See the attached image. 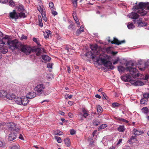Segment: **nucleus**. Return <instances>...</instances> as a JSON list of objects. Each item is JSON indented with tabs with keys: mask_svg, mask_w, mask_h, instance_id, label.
I'll use <instances>...</instances> for the list:
<instances>
[{
	"mask_svg": "<svg viewBox=\"0 0 149 149\" xmlns=\"http://www.w3.org/2000/svg\"><path fill=\"white\" fill-rule=\"evenodd\" d=\"M149 3H148L140 2L138 5H134L133 6V9H139L137 12L140 14L141 15L144 16L146 15L147 13L144 10L143 8H146L149 10Z\"/></svg>",
	"mask_w": 149,
	"mask_h": 149,
	"instance_id": "nucleus-1",
	"label": "nucleus"
},
{
	"mask_svg": "<svg viewBox=\"0 0 149 149\" xmlns=\"http://www.w3.org/2000/svg\"><path fill=\"white\" fill-rule=\"evenodd\" d=\"M15 125V124L14 123H11L10 124V126L9 128V130L11 131L8 138V140L10 141H13L16 138L17 134L19 130V129L17 128Z\"/></svg>",
	"mask_w": 149,
	"mask_h": 149,
	"instance_id": "nucleus-2",
	"label": "nucleus"
},
{
	"mask_svg": "<svg viewBox=\"0 0 149 149\" xmlns=\"http://www.w3.org/2000/svg\"><path fill=\"white\" fill-rule=\"evenodd\" d=\"M137 67L136 68H132V67H127L126 69L129 70L131 74V75L129 74H126L125 76L127 78V82L130 81L131 83V81L133 80L131 79L132 77L134 78H136L139 76V74L138 73Z\"/></svg>",
	"mask_w": 149,
	"mask_h": 149,
	"instance_id": "nucleus-3",
	"label": "nucleus"
},
{
	"mask_svg": "<svg viewBox=\"0 0 149 149\" xmlns=\"http://www.w3.org/2000/svg\"><path fill=\"white\" fill-rule=\"evenodd\" d=\"M96 61L99 64H103L108 69H113V66L112 65L111 63L109 61H107L106 59L102 57L101 55L99 56V58H96Z\"/></svg>",
	"mask_w": 149,
	"mask_h": 149,
	"instance_id": "nucleus-4",
	"label": "nucleus"
},
{
	"mask_svg": "<svg viewBox=\"0 0 149 149\" xmlns=\"http://www.w3.org/2000/svg\"><path fill=\"white\" fill-rule=\"evenodd\" d=\"M16 99L15 102L19 105L25 106L29 102V100L26 97H20L17 96V97Z\"/></svg>",
	"mask_w": 149,
	"mask_h": 149,
	"instance_id": "nucleus-5",
	"label": "nucleus"
},
{
	"mask_svg": "<svg viewBox=\"0 0 149 149\" xmlns=\"http://www.w3.org/2000/svg\"><path fill=\"white\" fill-rule=\"evenodd\" d=\"M91 52L92 59L96 61V58H97L98 59L99 58V56H96L100 53L99 51H98L97 50V45H95L91 46Z\"/></svg>",
	"mask_w": 149,
	"mask_h": 149,
	"instance_id": "nucleus-6",
	"label": "nucleus"
},
{
	"mask_svg": "<svg viewBox=\"0 0 149 149\" xmlns=\"http://www.w3.org/2000/svg\"><path fill=\"white\" fill-rule=\"evenodd\" d=\"M19 43L18 41L16 39L13 40H10L9 42L8 43V45L9 48L13 50L16 49H19L18 47Z\"/></svg>",
	"mask_w": 149,
	"mask_h": 149,
	"instance_id": "nucleus-7",
	"label": "nucleus"
},
{
	"mask_svg": "<svg viewBox=\"0 0 149 149\" xmlns=\"http://www.w3.org/2000/svg\"><path fill=\"white\" fill-rule=\"evenodd\" d=\"M19 49L22 52L26 55H29L31 51V49L30 47L26 45H20Z\"/></svg>",
	"mask_w": 149,
	"mask_h": 149,
	"instance_id": "nucleus-8",
	"label": "nucleus"
},
{
	"mask_svg": "<svg viewBox=\"0 0 149 149\" xmlns=\"http://www.w3.org/2000/svg\"><path fill=\"white\" fill-rule=\"evenodd\" d=\"M4 96H5L6 97L10 100L14 99L15 101L17 96H18L17 94H5Z\"/></svg>",
	"mask_w": 149,
	"mask_h": 149,
	"instance_id": "nucleus-9",
	"label": "nucleus"
},
{
	"mask_svg": "<svg viewBox=\"0 0 149 149\" xmlns=\"http://www.w3.org/2000/svg\"><path fill=\"white\" fill-rule=\"evenodd\" d=\"M131 84L135 86H143L144 83L141 80H133L131 81Z\"/></svg>",
	"mask_w": 149,
	"mask_h": 149,
	"instance_id": "nucleus-10",
	"label": "nucleus"
},
{
	"mask_svg": "<svg viewBox=\"0 0 149 149\" xmlns=\"http://www.w3.org/2000/svg\"><path fill=\"white\" fill-rule=\"evenodd\" d=\"M10 16L12 19H17L19 18L18 14L15 11V10H14L12 12L10 13Z\"/></svg>",
	"mask_w": 149,
	"mask_h": 149,
	"instance_id": "nucleus-11",
	"label": "nucleus"
},
{
	"mask_svg": "<svg viewBox=\"0 0 149 149\" xmlns=\"http://www.w3.org/2000/svg\"><path fill=\"white\" fill-rule=\"evenodd\" d=\"M143 97L140 101L141 104H145V102L148 101V98H149V94H144L143 95Z\"/></svg>",
	"mask_w": 149,
	"mask_h": 149,
	"instance_id": "nucleus-12",
	"label": "nucleus"
},
{
	"mask_svg": "<svg viewBox=\"0 0 149 149\" xmlns=\"http://www.w3.org/2000/svg\"><path fill=\"white\" fill-rule=\"evenodd\" d=\"M44 88V86L42 84H40L38 85L35 87V90L36 91L38 92H42V91Z\"/></svg>",
	"mask_w": 149,
	"mask_h": 149,
	"instance_id": "nucleus-13",
	"label": "nucleus"
},
{
	"mask_svg": "<svg viewBox=\"0 0 149 149\" xmlns=\"http://www.w3.org/2000/svg\"><path fill=\"white\" fill-rule=\"evenodd\" d=\"M1 39L3 40V43L4 45L5 44V43L6 42H7L8 45V43L11 40L10 36L7 35H5L4 37L2 38Z\"/></svg>",
	"mask_w": 149,
	"mask_h": 149,
	"instance_id": "nucleus-14",
	"label": "nucleus"
},
{
	"mask_svg": "<svg viewBox=\"0 0 149 149\" xmlns=\"http://www.w3.org/2000/svg\"><path fill=\"white\" fill-rule=\"evenodd\" d=\"M139 16V15L135 13L132 12L129 14V16L130 18L135 19H138Z\"/></svg>",
	"mask_w": 149,
	"mask_h": 149,
	"instance_id": "nucleus-15",
	"label": "nucleus"
},
{
	"mask_svg": "<svg viewBox=\"0 0 149 149\" xmlns=\"http://www.w3.org/2000/svg\"><path fill=\"white\" fill-rule=\"evenodd\" d=\"M111 42L112 43L116 44L118 45H119L122 43H124L125 42V40H123L122 41H119L118 39L114 38L113 40L111 41Z\"/></svg>",
	"mask_w": 149,
	"mask_h": 149,
	"instance_id": "nucleus-16",
	"label": "nucleus"
},
{
	"mask_svg": "<svg viewBox=\"0 0 149 149\" xmlns=\"http://www.w3.org/2000/svg\"><path fill=\"white\" fill-rule=\"evenodd\" d=\"M8 52V49L6 46L4 45L0 47V52L1 53L5 54Z\"/></svg>",
	"mask_w": 149,
	"mask_h": 149,
	"instance_id": "nucleus-17",
	"label": "nucleus"
},
{
	"mask_svg": "<svg viewBox=\"0 0 149 149\" xmlns=\"http://www.w3.org/2000/svg\"><path fill=\"white\" fill-rule=\"evenodd\" d=\"M51 32L49 30H47L44 32V36L45 38L47 39L49 38V36H51Z\"/></svg>",
	"mask_w": 149,
	"mask_h": 149,
	"instance_id": "nucleus-18",
	"label": "nucleus"
},
{
	"mask_svg": "<svg viewBox=\"0 0 149 149\" xmlns=\"http://www.w3.org/2000/svg\"><path fill=\"white\" fill-rule=\"evenodd\" d=\"M42 58L45 62L49 61L50 59V58L47 55H42Z\"/></svg>",
	"mask_w": 149,
	"mask_h": 149,
	"instance_id": "nucleus-19",
	"label": "nucleus"
},
{
	"mask_svg": "<svg viewBox=\"0 0 149 149\" xmlns=\"http://www.w3.org/2000/svg\"><path fill=\"white\" fill-rule=\"evenodd\" d=\"M133 131L135 135H139L144 133L143 131L139 130L136 129H134Z\"/></svg>",
	"mask_w": 149,
	"mask_h": 149,
	"instance_id": "nucleus-20",
	"label": "nucleus"
},
{
	"mask_svg": "<svg viewBox=\"0 0 149 149\" xmlns=\"http://www.w3.org/2000/svg\"><path fill=\"white\" fill-rule=\"evenodd\" d=\"M125 130L124 125H120L117 128V130L120 132H123Z\"/></svg>",
	"mask_w": 149,
	"mask_h": 149,
	"instance_id": "nucleus-21",
	"label": "nucleus"
},
{
	"mask_svg": "<svg viewBox=\"0 0 149 149\" xmlns=\"http://www.w3.org/2000/svg\"><path fill=\"white\" fill-rule=\"evenodd\" d=\"M135 137V136H132L130 139L128 140V142L130 143H133L135 142L136 141V139Z\"/></svg>",
	"mask_w": 149,
	"mask_h": 149,
	"instance_id": "nucleus-22",
	"label": "nucleus"
},
{
	"mask_svg": "<svg viewBox=\"0 0 149 149\" xmlns=\"http://www.w3.org/2000/svg\"><path fill=\"white\" fill-rule=\"evenodd\" d=\"M36 96V94H27L26 97L28 99H31Z\"/></svg>",
	"mask_w": 149,
	"mask_h": 149,
	"instance_id": "nucleus-23",
	"label": "nucleus"
},
{
	"mask_svg": "<svg viewBox=\"0 0 149 149\" xmlns=\"http://www.w3.org/2000/svg\"><path fill=\"white\" fill-rule=\"evenodd\" d=\"M16 9L18 12H23L24 8L23 6L19 5L17 6Z\"/></svg>",
	"mask_w": 149,
	"mask_h": 149,
	"instance_id": "nucleus-24",
	"label": "nucleus"
},
{
	"mask_svg": "<svg viewBox=\"0 0 149 149\" xmlns=\"http://www.w3.org/2000/svg\"><path fill=\"white\" fill-rule=\"evenodd\" d=\"M82 111L83 113V116L85 118H86L88 115L87 111L84 108L82 109Z\"/></svg>",
	"mask_w": 149,
	"mask_h": 149,
	"instance_id": "nucleus-25",
	"label": "nucleus"
},
{
	"mask_svg": "<svg viewBox=\"0 0 149 149\" xmlns=\"http://www.w3.org/2000/svg\"><path fill=\"white\" fill-rule=\"evenodd\" d=\"M65 143V144L68 146H69L70 145V139L67 138L64 140Z\"/></svg>",
	"mask_w": 149,
	"mask_h": 149,
	"instance_id": "nucleus-26",
	"label": "nucleus"
},
{
	"mask_svg": "<svg viewBox=\"0 0 149 149\" xmlns=\"http://www.w3.org/2000/svg\"><path fill=\"white\" fill-rule=\"evenodd\" d=\"M107 125L106 124H104L100 126L99 127V128L98 129V131H100L102 129H103L105 128L107 126Z\"/></svg>",
	"mask_w": 149,
	"mask_h": 149,
	"instance_id": "nucleus-27",
	"label": "nucleus"
},
{
	"mask_svg": "<svg viewBox=\"0 0 149 149\" xmlns=\"http://www.w3.org/2000/svg\"><path fill=\"white\" fill-rule=\"evenodd\" d=\"M19 146L18 144L16 143L13 145L11 147V149H19Z\"/></svg>",
	"mask_w": 149,
	"mask_h": 149,
	"instance_id": "nucleus-28",
	"label": "nucleus"
},
{
	"mask_svg": "<svg viewBox=\"0 0 149 149\" xmlns=\"http://www.w3.org/2000/svg\"><path fill=\"white\" fill-rule=\"evenodd\" d=\"M141 110L142 112L145 114L149 112V109L147 107L143 108Z\"/></svg>",
	"mask_w": 149,
	"mask_h": 149,
	"instance_id": "nucleus-29",
	"label": "nucleus"
},
{
	"mask_svg": "<svg viewBox=\"0 0 149 149\" xmlns=\"http://www.w3.org/2000/svg\"><path fill=\"white\" fill-rule=\"evenodd\" d=\"M128 28L129 29H132L135 27L132 22H130L127 26Z\"/></svg>",
	"mask_w": 149,
	"mask_h": 149,
	"instance_id": "nucleus-30",
	"label": "nucleus"
},
{
	"mask_svg": "<svg viewBox=\"0 0 149 149\" xmlns=\"http://www.w3.org/2000/svg\"><path fill=\"white\" fill-rule=\"evenodd\" d=\"M38 9L41 14L45 12V10L43 9L40 6H39L38 7Z\"/></svg>",
	"mask_w": 149,
	"mask_h": 149,
	"instance_id": "nucleus-31",
	"label": "nucleus"
},
{
	"mask_svg": "<svg viewBox=\"0 0 149 149\" xmlns=\"http://www.w3.org/2000/svg\"><path fill=\"white\" fill-rule=\"evenodd\" d=\"M117 120L119 121H121L123 122H125L127 123H128L129 122L127 120L120 117L117 118Z\"/></svg>",
	"mask_w": 149,
	"mask_h": 149,
	"instance_id": "nucleus-32",
	"label": "nucleus"
},
{
	"mask_svg": "<svg viewBox=\"0 0 149 149\" xmlns=\"http://www.w3.org/2000/svg\"><path fill=\"white\" fill-rule=\"evenodd\" d=\"M118 70L120 72H122L125 70V68L122 66H119L118 67Z\"/></svg>",
	"mask_w": 149,
	"mask_h": 149,
	"instance_id": "nucleus-33",
	"label": "nucleus"
},
{
	"mask_svg": "<svg viewBox=\"0 0 149 149\" xmlns=\"http://www.w3.org/2000/svg\"><path fill=\"white\" fill-rule=\"evenodd\" d=\"M21 12L20 13H19L18 14L19 16V17L21 18H24L25 17V13L22 12Z\"/></svg>",
	"mask_w": 149,
	"mask_h": 149,
	"instance_id": "nucleus-34",
	"label": "nucleus"
},
{
	"mask_svg": "<svg viewBox=\"0 0 149 149\" xmlns=\"http://www.w3.org/2000/svg\"><path fill=\"white\" fill-rule=\"evenodd\" d=\"M100 124V121L98 120H95L93 122V124L95 126H97Z\"/></svg>",
	"mask_w": 149,
	"mask_h": 149,
	"instance_id": "nucleus-35",
	"label": "nucleus"
},
{
	"mask_svg": "<svg viewBox=\"0 0 149 149\" xmlns=\"http://www.w3.org/2000/svg\"><path fill=\"white\" fill-rule=\"evenodd\" d=\"M54 134L55 135H61L62 134L63 132L61 131L57 130L55 131L54 132Z\"/></svg>",
	"mask_w": 149,
	"mask_h": 149,
	"instance_id": "nucleus-36",
	"label": "nucleus"
},
{
	"mask_svg": "<svg viewBox=\"0 0 149 149\" xmlns=\"http://www.w3.org/2000/svg\"><path fill=\"white\" fill-rule=\"evenodd\" d=\"M142 22V19L141 18H139V19H138L137 20H134V23L135 24L136 22L137 24H138V25Z\"/></svg>",
	"mask_w": 149,
	"mask_h": 149,
	"instance_id": "nucleus-37",
	"label": "nucleus"
},
{
	"mask_svg": "<svg viewBox=\"0 0 149 149\" xmlns=\"http://www.w3.org/2000/svg\"><path fill=\"white\" fill-rule=\"evenodd\" d=\"M49 7L52 10H54V3L53 2H51L49 3Z\"/></svg>",
	"mask_w": 149,
	"mask_h": 149,
	"instance_id": "nucleus-38",
	"label": "nucleus"
},
{
	"mask_svg": "<svg viewBox=\"0 0 149 149\" xmlns=\"http://www.w3.org/2000/svg\"><path fill=\"white\" fill-rule=\"evenodd\" d=\"M97 112H102V107L100 105H98L97 107Z\"/></svg>",
	"mask_w": 149,
	"mask_h": 149,
	"instance_id": "nucleus-39",
	"label": "nucleus"
},
{
	"mask_svg": "<svg viewBox=\"0 0 149 149\" xmlns=\"http://www.w3.org/2000/svg\"><path fill=\"white\" fill-rule=\"evenodd\" d=\"M43 19L45 22L47 21V19L45 14V12L41 14Z\"/></svg>",
	"mask_w": 149,
	"mask_h": 149,
	"instance_id": "nucleus-40",
	"label": "nucleus"
},
{
	"mask_svg": "<svg viewBox=\"0 0 149 149\" xmlns=\"http://www.w3.org/2000/svg\"><path fill=\"white\" fill-rule=\"evenodd\" d=\"M9 4L10 6L13 7L15 5V3L14 1L12 0H10L9 2Z\"/></svg>",
	"mask_w": 149,
	"mask_h": 149,
	"instance_id": "nucleus-41",
	"label": "nucleus"
},
{
	"mask_svg": "<svg viewBox=\"0 0 149 149\" xmlns=\"http://www.w3.org/2000/svg\"><path fill=\"white\" fill-rule=\"evenodd\" d=\"M147 25V23L143 22H142L139 24L138 25L139 26H146Z\"/></svg>",
	"mask_w": 149,
	"mask_h": 149,
	"instance_id": "nucleus-42",
	"label": "nucleus"
},
{
	"mask_svg": "<svg viewBox=\"0 0 149 149\" xmlns=\"http://www.w3.org/2000/svg\"><path fill=\"white\" fill-rule=\"evenodd\" d=\"M55 138L56 139L58 143H61V137L57 136H55Z\"/></svg>",
	"mask_w": 149,
	"mask_h": 149,
	"instance_id": "nucleus-43",
	"label": "nucleus"
},
{
	"mask_svg": "<svg viewBox=\"0 0 149 149\" xmlns=\"http://www.w3.org/2000/svg\"><path fill=\"white\" fill-rule=\"evenodd\" d=\"M88 140V141L90 142V145H92L93 144L94 141L93 138H89Z\"/></svg>",
	"mask_w": 149,
	"mask_h": 149,
	"instance_id": "nucleus-44",
	"label": "nucleus"
},
{
	"mask_svg": "<svg viewBox=\"0 0 149 149\" xmlns=\"http://www.w3.org/2000/svg\"><path fill=\"white\" fill-rule=\"evenodd\" d=\"M33 40L38 45H40V42L39 41H38L37 39L36 38L34 37L33 38Z\"/></svg>",
	"mask_w": 149,
	"mask_h": 149,
	"instance_id": "nucleus-45",
	"label": "nucleus"
},
{
	"mask_svg": "<svg viewBox=\"0 0 149 149\" xmlns=\"http://www.w3.org/2000/svg\"><path fill=\"white\" fill-rule=\"evenodd\" d=\"M47 78L49 79H52L54 78L53 75L51 74H47Z\"/></svg>",
	"mask_w": 149,
	"mask_h": 149,
	"instance_id": "nucleus-46",
	"label": "nucleus"
},
{
	"mask_svg": "<svg viewBox=\"0 0 149 149\" xmlns=\"http://www.w3.org/2000/svg\"><path fill=\"white\" fill-rule=\"evenodd\" d=\"M112 107H118L119 106V104L117 102H114L112 104Z\"/></svg>",
	"mask_w": 149,
	"mask_h": 149,
	"instance_id": "nucleus-47",
	"label": "nucleus"
},
{
	"mask_svg": "<svg viewBox=\"0 0 149 149\" xmlns=\"http://www.w3.org/2000/svg\"><path fill=\"white\" fill-rule=\"evenodd\" d=\"M72 3L74 7H76L77 5V0H72Z\"/></svg>",
	"mask_w": 149,
	"mask_h": 149,
	"instance_id": "nucleus-48",
	"label": "nucleus"
},
{
	"mask_svg": "<svg viewBox=\"0 0 149 149\" xmlns=\"http://www.w3.org/2000/svg\"><path fill=\"white\" fill-rule=\"evenodd\" d=\"M121 79L122 80L125 82L127 81V77L125 75L122 76L121 77Z\"/></svg>",
	"mask_w": 149,
	"mask_h": 149,
	"instance_id": "nucleus-49",
	"label": "nucleus"
},
{
	"mask_svg": "<svg viewBox=\"0 0 149 149\" xmlns=\"http://www.w3.org/2000/svg\"><path fill=\"white\" fill-rule=\"evenodd\" d=\"M70 133L71 135H74L75 134L76 131L74 129H72L70 130Z\"/></svg>",
	"mask_w": 149,
	"mask_h": 149,
	"instance_id": "nucleus-50",
	"label": "nucleus"
},
{
	"mask_svg": "<svg viewBox=\"0 0 149 149\" xmlns=\"http://www.w3.org/2000/svg\"><path fill=\"white\" fill-rule=\"evenodd\" d=\"M82 32L80 30V29H78L76 32V35L78 36H79Z\"/></svg>",
	"mask_w": 149,
	"mask_h": 149,
	"instance_id": "nucleus-51",
	"label": "nucleus"
},
{
	"mask_svg": "<svg viewBox=\"0 0 149 149\" xmlns=\"http://www.w3.org/2000/svg\"><path fill=\"white\" fill-rule=\"evenodd\" d=\"M73 95H67V97L66 95H65V97L66 99H67L68 98L71 99L72 98Z\"/></svg>",
	"mask_w": 149,
	"mask_h": 149,
	"instance_id": "nucleus-52",
	"label": "nucleus"
},
{
	"mask_svg": "<svg viewBox=\"0 0 149 149\" xmlns=\"http://www.w3.org/2000/svg\"><path fill=\"white\" fill-rule=\"evenodd\" d=\"M65 49L67 50L68 52H70L71 51V48H70V47L68 46H66Z\"/></svg>",
	"mask_w": 149,
	"mask_h": 149,
	"instance_id": "nucleus-53",
	"label": "nucleus"
},
{
	"mask_svg": "<svg viewBox=\"0 0 149 149\" xmlns=\"http://www.w3.org/2000/svg\"><path fill=\"white\" fill-rule=\"evenodd\" d=\"M8 1V0H0V2L2 3H6Z\"/></svg>",
	"mask_w": 149,
	"mask_h": 149,
	"instance_id": "nucleus-54",
	"label": "nucleus"
},
{
	"mask_svg": "<svg viewBox=\"0 0 149 149\" xmlns=\"http://www.w3.org/2000/svg\"><path fill=\"white\" fill-rule=\"evenodd\" d=\"M119 59L118 58H117V59L113 63V64L114 65H115L117 64L118 62L119 61Z\"/></svg>",
	"mask_w": 149,
	"mask_h": 149,
	"instance_id": "nucleus-55",
	"label": "nucleus"
},
{
	"mask_svg": "<svg viewBox=\"0 0 149 149\" xmlns=\"http://www.w3.org/2000/svg\"><path fill=\"white\" fill-rule=\"evenodd\" d=\"M47 67L48 68H52V64L49 63L47 65Z\"/></svg>",
	"mask_w": 149,
	"mask_h": 149,
	"instance_id": "nucleus-56",
	"label": "nucleus"
},
{
	"mask_svg": "<svg viewBox=\"0 0 149 149\" xmlns=\"http://www.w3.org/2000/svg\"><path fill=\"white\" fill-rule=\"evenodd\" d=\"M39 25L41 27H42L43 24L41 20L40 21L39 20Z\"/></svg>",
	"mask_w": 149,
	"mask_h": 149,
	"instance_id": "nucleus-57",
	"label": "nucleus"
},
{
	"mask_svg": "<svg viewBox=\"0 0 149 149\" xmlns=\"http://www.w3.org/2000/svg\"><path fill=\"white\" fill-rule=\"evenodd\" d=\"M79 29L82 32H83L84 31V27L83 26H81L80 27V29Z\"/></svg>",
	"mask_w": 149,
	"mask_h": 149,
	"instance_id": "nucleus-58",
	"label": "nucleus"
},
{
	"mask_svg": "<svg viewBox=\"0 0 149 149\" xmlns=\"http://www.w3.org/2000/svg\"><path fill=\"white\" fill-rule=\"evenodd\" d=\"M27 37L26 36H25L23 35L21 37V39H26L27 38Z\"/></svg>",
	"mask_w": 149,
	"mask_h": 149,
	"instance_id": "nucleus-59",
	"label": "nucleus"
},
{
	"mask_svg": "<svg viewBox=\"0 0 149 149\" xmlns=\"http://www.w3.org/2000/svg\"><path fill=\"white\" fill-rule=\"evenodd\" d=\"M40 49H38V52L36 53V55L37 56H39L41 52H40Z\"/></svg>",
	"mask_w": 149,
	"mask_h": 149,
	"instance_id": "nucleus-60",
	"label": "nucleus"
},
{
	"mask_svg": "<svg viewBox=\"0 0 149 149\" xmlns=\"http://www.w3.org/2000/svg\"><path fill=\"white\" fill-rule=\"evenodd\" d=\"M4 143L3 142L0 140V147H2L3 146Z\"/></svg>",
	"mask_w": 149,
	"mask_h": 149,
	"instance_id": "nucleus-61",
	"label": "nucleus"
},
{
	"mask_svg": "<svg viewBox=\"0 0 149 149\" xmlns=\"http://www.w3.org/2000/svg\"><path fill=\"white\" fill-rule=\"evenodd\" d=\"M97 130H95L92 133V135L93 137H94L95 135V134L97 132Z\"/></svg>",
	"mask_w": 149,
	"mask_h": 149,
	"instance_id": "nucleus-62",
	"label": "nucleus"
},
{
	"mask_svg": "<svg viewBox=\"0 0 149 149\" xmlns=\"http://www.w3.org/2000/svg\"><path fill=\"white\" fill-rule=\"evenodd\" d=\"M52 10L53 11L52 12V13L54 16H55L57 14V13L56 11H54L53 10Z\"/></svg>",
	"mask_w": 149,
	"mask_h": 149,
	"instance_id": "nucleus-63",
	"label": "nucleus"
},
{
	"mask_svg": "<svg viewBox=\"0 0 149 149\" xmlns=\"http://www.w3.org/2000/svg\"><path fill=\"white\" fill-rule=\"evenodd\" d=\"M148 79H149V75L148 74H146L145 76V79L147 80Z\"/></svg>",
	"mask_w": 149,
	"mask_h": 149,
	"instance_id": "nucleus-64",
	"label": "nucleus"
}]
</instances>
